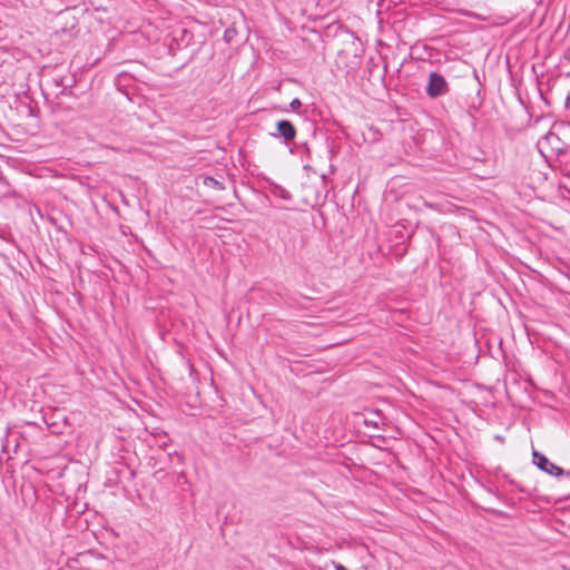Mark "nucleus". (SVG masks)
Wrapping results in <instances>:
<instances>
[{
    "instance_id": "f257e3e1",
    "label": "nucleus",
    "mask_w": 570,
    "mask_h": 570,
    "mask_svg": "<svg viewBox=\"0 0 570 570\" xmlns=\"http://www.w3.org/2000/svg\"><path fill=\"white\" fill-rule=\"evenodd\" d=\"M539 149L541 154L544 155V150L549 149L552 155L560 156L566 154L568 150V145L560 137L550 131L543 138H541L538 142Z\"/></svg>"
},
{
    "instance_id": "f03ea898",
    "label": "nucleus",
    "mask_w": 570,
    "mask_h": 570,
    "mask_svg": "<svg viewBox=\"0 0 570 570\" xmlns=\"http://www.w3.org/2000/svg\"><path fill=\"white\" fill-rule=\"evenodd\" d=\"M449 90V83L441 73L433 71L429 75L425 91L430 98L444 96Z\"/></svg>"
},
{
    "instance_id": "7ed1b4c3",
    "label": "nucleus",
    "mask_w": 570,
    "mask_h": 570,
    "mask_svg": "<svg viewBox=\"0 0 570 570\" xmlns=\"http://www.w3.org/2000/svg\"><path fill=\"white\" fill-rule=\"evenodd\" d=\"M533 463L542 471L550 475L561 476L564 474L562 468L552 463L546 455L538 451H533Z\"/></svg>"
},
{
    "instance_id": "20e7f679",
    "label": "nucleus",
    "mask_w": 570,
    "mask_h": 570,
    "mask_svg": "<svg viewBox=\"0 0 570 570\" xmlns=\"http://www.w3.org/2000/svg\"><path fill=\"white\" fill-rule=\"evenodd\" d=\"M277 135L283 137L286 141L293 140L296 136V129L288 120H279L276 125Z\"/></svg>"
},
{
    "instance_id": "39448f33",
    "label": "nucleus",
    "mask_w": 570,
    "mask_h": 570,
    "mask_svg": "<svg viewBox=\"0 0 570 570\" xmlns=\"http://www.w3.org/2000/svg\"><path fill=\"white\" fill-rule=\"evenodd\" d=\"M203 184L204 186L208 187V188H213V189H216V190H224L225 189V186L222 181L215 179L214 177H210V176H207L204 178L203 180Z\"/></svg>"
},
{
    "instance_id": "423d86ee",
    "label": "nucleus",
    "mask_w": 570,
    "mask_h": 570,
    "mask_svg": "<svg viewBox=\"0 0 570 570\" xmlns=\"http://www.w3.org/2000/svg\"><path fill=\"white\" fill-rule=\"evenodd\" d=\"M302 106V102L298 98H295L291 101V108L292 110H297Z\"/></svg>"
},
{
    "instance_id": "0eeeda50",
    "label": "nucleus",
    "mask_w": 570,
    "mask_h": 570,
    "mask_svg": "<svg viewBox=\"0 0 570 570\" xmlns=\"http://www.w3.org/2000/svg\"><path fill=\"white\" fill-rule=\"evenodd\" d=\"M281 196L285 199H287L289 197V194L288 191H286L285 189H281Z\"/></svg>"
},
{
    "instance_id": "6e6552de",
    "label": "nucleus",
    "mask_w": 570,
    "mask_h": 570,
    "mask_svg": "<svg viewBox=\"0 0 570 570\" xmlns=\"http://www.w3.org/2000/svg\"><path fill=\"white\" fill-rule=\"evenodd\" d=\"M335 569H336V570H348L347 568H345V567H344L343 564H341V563H337V564L335 566Z\"/></svg>"
},
{
    "instance_id": "1a4fd4ad",
    "label": "nucleus",
    "mask_w": 570,
    "mask_h": 570,
    "mask_svg": "<svg viewBox=\"0 0 570 570\" xmlns=\"http://www.w3.org/2000/svg\"><path fill=\"white\" fill-rule=\"evenodd\" d=\"M495 440H498V441H500V442H503V440H504V439H503L502 436H500V435H497V436H495Z\"/></svg>"
}]
</instances>
